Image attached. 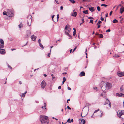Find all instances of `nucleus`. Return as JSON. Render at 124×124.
<instances>
[{"label": "nucleus", "instance_id": "obj_1", "mask_svg": "<svg viewBox=\"0 0 124 124\" xmlns=\"http://www.w3.org/2000/svg\"><path fill=\"white\" fill-rule=\"evenodd\" d=\"M48 118L47 116L40 115V120L41 124H44L46 123V124H48L49 123V121H47Z\"/></svg>", "mask_w": 124, "mask_h": 124}, {"label": "nucleus", "instance_id": "obj_2", "mask_svg": "<svg viewBox=\"0 0 124 124\" xmlns=\"http://www.w3.org/2000/svg\"><path fill=\"white\" fill-rule=\"evenodd\" d=\"M117 115L120 118L124 119V110H119L117 112Z\"/></svg>", "mask_w": 124, "mask_h": 124}, {"label": "nucleus", "instance_id": "obj_3", "mask_svg": "<svg viewBox=\"0 0 124 124\" xmlns=\"http://www.w3.org/2000/svg\"><path fill=\"white\" fill-rule=\"evenodd\" d=\"M105 86L106 89H110L112 87V84L111 83L107 82Z\"/></svg>", "mask_w": 124, "mask_h": 124}, {"label": "nucleus", "instance_id": "obj_4", "mask_svg": "<svg viewBox=\"0 0 124 124\" xmlns=\"http://www.w3.org/2000/svg\"><path fill=\"white\" fill-rule=\"evenodd\" d=\"M7 16L10 17L13 16L14 15L13 13L9 9H8L7 11Z\"/></svg>", "mask_w": 124, "mask_h": 124}, {"label": "nucleus", "instance_id": "obj_5", "mask_svg": "<svg viewBox=\"0 0 124 124\" xmlns=\"http://www.w3.org/2000/svg\"><path fill=\"white\" fill-rule=\"evenodd\" d=\"M106 104H108L110 108L111 107V103L109 100L108 99H106V101L105 102V103L104 104L105 105H106Z\"/></svg>", "mask_w": 124, "mask_h": 124}, {"label": "nucleus", "instance_id": "obj_6", "mask_svg": "<svg viewBox=\"0 0 124 124\" xmlns=\"http://www.w3.org/2000/svg\"><path fill=\"white\" fill-rule=\"evenodd\" d=\"M117 74L118 76L119 77H121L124 76V71L121 72L118 71L117 72Z\"/></svg>", "mask_w": 124, "mask_h": 124}, {"label": "nucleus", "instance_id": "obj_7", "mask_svg": "<svg viewBox=\"0 0 124 124\" xmlns=\"http://www.w3.org/2000/svg\"><path fill=\"white\" fill-rule=\"evenodd\" d=\"M46 85V84L44 80H43L41 84V87L43 89L45 87Z\"/></svg>", "mask_w": 124, "mask_h": 124}, {"label": "nucleus", "instance_id": "obj_8", "mask_svg": "<svg viewBox=\"0 0 124 124\" xmlns=\"http://www.w3.org/2000/svg\"><path fill=\"white\" fill-rule=\"evenodd\" d=\"M116 95L118 97H124V94L120 93H116Z\"/></svg>", "mask_w": 124, "mask_h": 124}, {"label": "nucleus", "instance_id": "obj_9", "mask_svg": "<svg viewBox=\"0 0 124 124\" xmlns=\"http://www.w3.org/2000/svg\"><path fill=\"white\" fill-rule=\"evenodd\" d=\"M79 124H85V121L84 119H82L79 120Z\"/></svg>", "mask_w": 124, "mask_h": 124}, {"label": "nucleus", "instance_id": "obj_10", "mask_svg": "<svg viewBox=\"0 0 124 124\" xmlns=\"http://www.w3.org/2000/svg\"><path fill=\"white\" fill-rule=\"evenodd\" d=\"M26 35L27 37H28L30 36L31 35V33L30 30H28L26 31Z\"/></svg>", "mask_w": 124, "mask_h": 124}, {"label": "nucleus", "instance_id": "obj_11", "mask_svg": "<svg viewBox=\"0 0 124 124\" xmlns=\"http://www.w3.org/2000/svg\"><path fill=\"white\" fill-rule=\"evenodd\" d=\"M36 38V36H34L33 35H32L31 36V38L32 39V40L34 41H35Z\"/></svg>", "mask_w": 124, "mask_h": 124}, {"label": "nucleus", "instance_id": "obj_12", "mask_svg": "<svg viewBox=\"0 0 124 124\" xmlns=\"http://www.w3.org/2000/svg\"><path fill=\"white\" fill-rule=\"evenodd\" d=\"M0 53L1 54H5V50L4 49H0Z\"/></svg>", "mask_w": 124, "mask_h": 124}, {"label": "nucleus", "instance_id": "obj_13", "mask_svg": "<svg viewBox=\"0 0 124 124\" xmlns=\"http://www.w3.org/2000/svg\"><path fill=\"white\" fill-rule=\"evenodd\" d=\"M88 8L89 10L91 12H93L95 10V9L94 8V7H89Z\"/></svg>", "mask_w": 124, "mask_h": 124}, {"label": "nucleus", "instance_id": "obj_14", "mask_svg": "<svg viewBox=\"0 0 124 124\" xmlns=\"http://www.w3.org/2000/svg\"><path fill=\"white\" fill-rule=\"evenodd\" d=\"M85 73L84 71L81 72L79 74V76L80 77L84 76L85 75Z\"/></svg>", "mask_w": 124, "mask_h": 124}, {"label": "nucleus", "instance_id": "obj_15", "mask_svg": "<svg viewBox=\"0 0 124 124\" xmlns=\"http://www.w3.org/2000/svg\"><path fill=\"white\" fill-rule=\"evenodd\" d=\"M77 15V13L76 12H73L72 14L71 15V16L74 17H76Z\"/></svg>", "mask_w": 124, "mask_h": 124}, {"label": "nucleus", "instance_id": "obj_16", "mask_svg": "<svg viewBox=\"0 0 124 124\" xmlns=\"http://www.w3.org/2000/svg\"><path fill=\"white\" fill-rule=\"evenodd\" d=\"M65 29L67 30L68 32H69L71 30L70 28L69 27H67V25L65 26Z\"/></svg>", "mask_w": 124, "mask_h": 124}, {"label": "nucleus", "instance_id": "obj_17", "mask_svg": "<svg viewBox=\"0 0 124 124\" xmlns=\"http://www.w3.org/2000/svg\"><path fill=\"white\" fill-rule=\"evenodd\" d=\"M120 13H122L124 11V7L123 8H121L120 9Z\"/></svg>", "mask_w": 124, "mask_h": 124}, {"label": "nucleus", "instance_id": "obj_18", "mask_svg": "<svg viewBox=\"0 0 124 124\" xmlns=\"http://www.w3.org/2000/svg\"><path fill=\"white\" fill-rule=\"evenodd\" d=\"M23 25L22 23H21L20 24L18 25L20 29L23 27Z\"/></svg>", "mask_w": 124, "mask_h": 124}, {"label": "nucleus", "instance_id": "obj_19", "mask_svg": "<svg viewBox=\"0 0 124 124\" xmlns=\"http://www.w3.org/2000/svg\"><path fill=\"white\" fill-rule=\"evenodd\" d=\"M0 43L2 45H3L4 44V41L2 39H0Z\"/></svg>", "mask_w": 124, "mask_h": 124}, {"label": "nucleus", "instance_id": "obj_20", "mask_svg": "<svg viewBox=\"0 0 124 124\" xmlns=\"http://www.w3.org/2000/svg\"><path fill=\"white\" fill-rule=\"evenodd\" d=\"M27 93V91H26L25 92L22 93V97H24L25 95Z\"/></svg>", "mask_w": 124, "mask_h": 124}, {"label": "nucleus", "instance_id": "obj_21", "mask_svg": "<svg viewBox=\"0 0 124 124\" xmlns=\"http://www.w3.org/2000/svg\"><path fill=\"white\" fill-rule=\"evenodd\" d=\"M59 17V14H58L57 15V19L55 20V21H54V22H57L58 20V18Z\"/></svg>", "mask_w": 124, "mask_h": 124}, {"label": "nucleus", "instance_id": "obj_22", "mask_svg": "<svg viewBox=\"0 0 124 124\" xmlns=\"http://www.w3.org/2000/svg\"><path fill=\"white\" fill-rule=\"evenodd\" d=\"M101 89L104 92V91H105V86H103L102 87H101Z\"/></svg>", "mask_w": 124, "mask_h": 124}, {"label": "nucleus", "instance_id": "obj_23", "mask_svg": "<svg viewBox=\"0 0 124 124\" xmlns=\"http://www.w3.org/2000/svg\"><path fill=\"white\" fill-rule=\"evenodd\" d=\"M83 12L86 14H88V10H84L83 11Z\"/></svg>", "mask_w": 124, "mask_h": 124}, {"label": "nucleus", "instance_id": "obj_24", "mask_svg": "<svg viewBox=\"0 0 124 124\" xmlns=\"http://www.w3.org/2000/svg\"><path fill=\"white\" fill-rule=\"evenodd\" d=\"M113 57H119V55H118L116 54H115L113 56Z\"/></svg>", "mask_w": 124, "mask_h": 124}, {"label": "nucleus", "instance_id": "obj_25", "mask_svg": "<svg viewBox=\"0 0 124 124\" xmlns=\"http://www.w3.org/2000/svg\"><path fill=\"white\" fill-rule=\"evenodd\" d=\"M117 22H118L117 20L116 19H115L113 20V23H117Z\"/></svg>", "mask_w": 124, "mask_h": 124}, {"label": "nucleus", "instance_id": "obj_26", "mask_svg": "<svg viewBox=\"0 0 124 124\" xmlns=\"http://www.w3.org/2000/svg\"><path fill=\"white\" fill-rule=\"evenodd\" d=\"M101 23H102L101 21L100 20H99L98 21V22L96 24L97 25H99V24H100Z\"/></svg>", "mask_w": 124, "mask_h": 124}, {"label": "nucleus", "instance_id": "obj_27", "mask_svg": "<svg viewBox=\"0 0 124 124\" xmlns=\"http://www.w3.org/2000/svg\"><path fill=\"white\" fill-rule=\"evenodd\" d=\"M101 6H104L105 7H106L108 6V5H107L104 4H102L101 5Z\"/></svg>", "mask_w": 124, "mask_h": 124}, {"label": "nucleus", "instance_id": "obj_28", "mask_svg": "<svg viewBox=\"0 0 124 124\" xmlns=\"http://www.w3.org/2000/svg\"><path fill=\"white\" fill-rule=\"evenodd\" d=\"M69 0L72 3L74 4L75 3V2L74 0Z\"/></svg>", "mask_w": 124, "mask_h": 124}, {"label": "nucleus", "instance_id": "obj_29", "mask_svg": "<svg viewBox=\"0 0 124 124\" xmlns=\"http://www.w3.org/2000/svg\"><path fill=\"white\" fill-rule=\"evenodd\" d=\"M40 46V47L42 48H44V47H43V46L41 43H40V44H39Z\"/></svg>", "mask_w": 124, "mask_h": 124}, {"label": "nucleus", "instance_id": "obj_30", "mask_svg": "<svg viewBox=\"0 0 124 124\" xmlns=\"http://www.w3.org/2000/svg\"><path fill=\"white\" fill-rule=\"evenodd\" d=\"M97 9L99 11H100L101 10L99 6H97Z\"/></svg>", "mask_w": 124, "mask_h": 124}, {"label": "nucleus", "instance_id": "obj_31", "mask_svg": "<svg viewBox=\"0 0 124 124\" xmlns=\"http://www.w3.org/2000/svg\"><path fill=\"white\" fill-rule=\"evenodd\" d=\"M3 14L5 15H6L7 16V13L6 11H4L3 12Z\"/></svg>", "mask_w": 124, "mask_h": 124}, {"label": "nucleus", "instance_id": "obj_32", "mask_svg": "<svg viewBox=\"0 0 124 124\" xmlns=\"http://www.w3.org/2000/svg\"><path fill=\"white\" fill-rule=\"evenodd\" d=\"M100 35V37L101 38H102L103 37V35L102 34H99Z\"/></svg>", "mask_w": 124, "mask_h": 124}, {"label": "nucleus", "instance_id": "obj_33", "mask_svg": "<svg viewBox=\"0 0 124 124\" xmlns=\"http://www.w3.org/2000/svg\"><path fill=\"white\" fill-rule=\"evenodd\" d=\"M76 34V31H75V30H74V31L73 33V34L74 36H75Z\"/></svg>", "mask_w": 124, "mask_h": 124}, {"label": "nucleus", "instance_id": "obj_34", "mask_svg": "<svg viewBox=\"0 0 124 124\" xmlns=\"http://www.w3.org/2000/svg\"><path fill=\"white\" fill-rule=\"evenodd\" d=\"M82 23H83L84 22V17H83L82 19Z\"/></svg>", "mask_w": 124, "mask_h": 124}, {"label": "nucleus", "instance_id": "obj_35", "mask_svg": "<svg viewBox=\"0 0 124 124\" xmlns=\"http://www.w3.org/2000/svg\"><path fill=\"white\" fill-rule=\"evenodd\" d=\"M70 119L69 118L68 120H67V122H68L69 123H70L71 122V121H70Z\"/></svg>", "mask_w": 124, "mask_h": 124}, {"label": "nucleus", "instance_id": "obj_36", "mask_svg": "<svg viewBox=\"0 0 124 124\" xmlns=\"http://www.w3.org/2000/svg\"><path fill=\"white\" fill-rule=\"evenodd\" d=\"M90 23H93V21L92 20V19L90 20Z\"/></svg>", "mask_w": 124, "mask_h": 124}, {"label": "nucleus", "instance_id": "obj_37", "mask_svg": "<svg viewBox=\"0 0 124 124\" xmlns=\"http://www.w3.org/2000/svg\"><path fill=\"white\" fill-rule=\"evenodd\" d=\"M63 81H65L66 80V79L65 77H63Z\"/></svg>", "mask_w": 124, "mask_h": 124}, {"label": "nucleus", "instance_id": "obj_38", "mask_svg": "<svg viewBox=\"0 0 124 124\" xmlns=\"http://www.w3.org/2000/svg\"><path fill=\"white\" fill-rule=\"evenodd\" d=\"M65 33L66 35H69V34L68 33V32H67L66 31H65Z\"/></svg>", "mask_w": 124, "mask_h": 124}, {"label": "nucleus", "instance_id": "obj_39", "mask_svg": "<svg viewBox=\"0 0 124 124\" xmlns=\"http://www.w3.org/2000/svg\"><path fill=\"white\" fill-rule=\"evenodd\" d=\"M99 109H98L97 110H95V111H94V113H96L98 111H99ZM94 113H93L94 114Z\"/></svg>", "mask_w": 124, "mask_h": 124}, {"label": "nucleus", "instance_id": "obj_40", "mask_svg": "<svg viewBox=\"0 0 124 124\" xmlns=\"http://www.w3.org/2000/svg\"><path fill=\"white\" fill-rule=\"evenodd\" d=\"M51 76L52 77V78H53L52 79H54V78H55V77H53L54 75H53V74H52L51 75Z\"/></svg>", "mask_w": 124, "mask_h": 124}, {"label": "nucleus", "instance_id": "obj_41", "mask_svg": "<svg viewBox=\"0 0 124 124\" xmlns=\"http://www.w3.org/2000/svg\"><path fill=\"white\" fill-rule=\"evenodd\" d=\"M101 19L102 21H103L104 20V19L103 18L102 16H101Z\"/></svg>", "mask_w": 124, "mask_h": 124}, {"label": "nucleus", "instance_id": "obj_42", "mask_svg": "<svg viewBox=\"0 0 124 124\" xmlns=\"http://www.w3.org/2000/svg\"><path fill=\"white\" fill-rule=\"evenodd\" d=\"M38 42V43H39V44H40V43H41V40L40 39H39Z\"/></svg>", "mask_w": 124, "mask_h": 124}, {"label": "nucleus", "instance_id": "obj_43", "mask_svg": "<svg viewBox=\"0 0 124 124\" xmlns=\"http://www.w3.org/2000/svg\"><path fill=\"white\" fill-rule=\"evenodd\" d=\"M46 105L45 103H44V107L45 108L46 107Z\"/></svg>", "mask_w": 124, "mask_h": 124}, {"label": "nucleus", "instance_id": "obj_44", "mask_svg": "<svg viewBox=\"0 0 124 124\" xmlns=\"http://www.w3.org/2000/svg\"><path fill=\"white\" fill-rule=\"evenodd\" d=\"M54 15H52V20L53 21H54V20L53 18H54Z\"/></svg>", "mask_w": 124, "mask_h": 124}, {"label": "nucleus", "instance_id": "obj_45", "mask_svg": "<svg viewBox=\"0 0 124 124\" xmlns=\"http://www.w3.org/2000/svg\"><path fill=\"white\" fill-rule=\"evenodd\" d=\"M110 30L109 29H108V30H106V32H110Z\"/></svg>", "mask_w": 124, "mask_h": 124}, {"label": "nucleus", "instance_id": "obj_46", "mask_svg": "<svg viewBox=\"0 0 124 124\" xmlns=\"http://www.w3.org/2000/svg\"><path fill=\"white\" fill-rule=\"evenodd\" d=\"M112 12H113V11H111L110 12V13H109V15L110 16H111L112 14Z\"/></svg>", "mask_w": 124, "mask_h": 124}, {"label": "nucleus", "instance_id": "obj_47", "mask_svg": "<svg viewBox=\"0 0 124 124\" xmlns=\"http://www.w3.org/2000/svg\"><path fill=\"white\" fill-rule=\"evenodd\" d=\"M50 53H49L47 55V56L48 57H49L50 56Z\"/></svg>", "mask_w": 124, "mask_h": 124}, {"label": "nucleus", "instance_id": "obj_48", "mask_svg": "<svg viewBox=\"0 0 124 124\" xmlns=\"http://www.w3.org/2000/svg\"><path fill=\"white\" fill-rule=\"evenodd\" d=\"M87 17L88 18V19H93V18L92 17H88V16H87Z\"/></svg>", "mask_w": 124, "mask_h": 124}, {"label": "nucleus", "instance_id": "obj_49", "mask_svg": "<svg viewBox=\"0 0 124 124\" xmlns=\"http://www.w3.org/2000/svg\"><path fill=\"white\" fill-rule=\"evenodd\" d=\"M63 7L62 6H61L60 7V9L61 10H63Z\"/></svg>", "mask_w": 124, "mask_h": 124}, {"label": "nucleus", "instance_id": "obj_50", "mask_svg": "<svg viewBox=\"0 0 124 124\" xmlns=\"http://www.w3.org/2000/svg\"><path fill=\"white\" fill-rule=\"evenodd\" d=\"M61 86H59L58 87V89H60L61 88Z\"/></svg>", "mask_w": 124, "mask_h": 124}, {"label": "nucleus", "instance_id": "obj_51", "mask_svg": "<svg viewBox=\"0 0 124 124\" xmlns=\"http://www.w3.org/2000/svg\"><path fill=\"white\" fill-rule=\"evenodd\" d=\"M68 90H71V88L70 87H68Z\"/></svg>", "mask_w": 124, "mask_h": 124}, {"label": "nucleus", "instance_id": "obj_52", "mask_svg": "<svg viewBox=\"0 0 124 124\" xmlns=\"http://www.w3.org/2000/svg\"><path fill=\"white\" fill-rule=\"evenodd\" d=\"M67 108L69 109H70L71 108L69 106H68L67 107Z\"/></svg>", "mask_w": 124, "mask_h": 124}, {"label": "nucleus", "instance_id": "obj_53", "mask_svg": "<svg viewBox=\"0 0 124 124\" xmlns=\"http://www.w3.org/2000/svg\"><path fill=\"white\" fill-rule=\"evenodd\" d=\"M87 49H86V50H85V54L87 55V53H86V52H87Z\"/></svg>", "mask_w": 124, "mask_h": 124}, {"label": "nucleus", "instance_id": "obj_54", "mask_svg": "<svg viewBox=\"0 0 124 124\" xmlns=\"http://www.w3.org/2000/svg\"><path fill=\"white\" fill-rule=\"evenodd\" d=\"M108 13H107L105 15V16L106 17H107L108 16Z\"/></svg>", "mask_w": 124, "mask_h": 124}, {"label": "nucleus", "instance_id": "obj_55", "mask_svg": "<svg viewBox=\"0 0 124 124\" xmlns=\"http://www.w3.org/2000/svg\"><path fill=\"white\" fill-rule=\"evenodd\" d=\"M97 88L96 87H93V89L94 90H95Z\"/></svg>", "mask_w": 124, "mask_h": 124}, {"label": "nucleus", "instance_id": "obj_56", "mask_svg": "<svg viewBox=\"0 0 124 124\" xmlns=\"http://www.w3.org/2000/svg\"><path fill=\"white\" fill-rule=\"evenodd\" d=\"M8 67H9V68H10V69H12V68L11 67V66H9V65H8Z\"/></svg>", "mask_w": 124, "mask_h": 124}, {"label": "nucleus", "instance_id": "obj_57", "mask_svg": "<svg viewBox=\"0 0 124 124\" xmlns=\"http://www.w3.org/2000/svg\"><path fill=\"white\" fill-rule=\"evenodd\" d=\"M68 36L70 38H72V37L69 34V35H68Z\"/></svg>", "mask_w": 124, "mask_h": 124}, {"label": "nucleus", "instance_id": "obj_58", "mask_svg": "<svg viewBox=\"0 0 124 124\" xmlns=\"http://www.w3.org/2000/svg\"><path fill=\"white\" fill-rule=\"evenodd\" d=\"M70 99H69L67 100V103H68L69 102H68V101H70Z\"/></svg>", "mask_w": 124, "mask_h": 124}, {"label": "nucleus", "instance_id": "obj_59", "mask_svg": "<svg viewBox=\"0 0 124 124\" xmlns=\"http://www.w3.org/2000/svg\"><path fill=\"white\" fill-rule=\"evenodd\" d=\"M98 26L97 27V28H99L100 27V25H97Z\"/></svg>", "mask_w": 124, "mask_h": 124}, {"label": "nucleus", "instance_id": "obj_60", "mask_svg": "<svg viewBox=\"0 0 124 124\" xmlns=\"http://www.w3.org/2000/svg\"><path fill=\"white\" fill-rule=\"evenodd\" d=\"M16 50V49H13V48H12L11 49V50H12V51H13V50Z\"/></svg>", "mask_w": 124, "mask_h": 124}, {"label": "nucleus", "instance_id": "obj_61", "mask_svg": "<svg viewBox=\"0 0 124 124\" xmlns=\"http://www.w3.org/2000/svg\"><path fill=\"white\" fill-rule=\"evenodd\" d=\"M43 75L44 76H45V77H46L47 76V75L45 74H44Z\"/></svg>", "mask_w": 124, "mask_h": 124}, {"label": "nucleus", "instance_id": "obj_62", "mask_svg": "<svg viewBox=\"0 0 124 124\" xmlns=\"http://www.w3.org/2000/svg\"><path fill=\"white\" fill-rule=\"evenodd\" d=\"M67 73L66 72H64L62 73L63 74H67Z\"/></svg>", "mask_w": 124, "mask_h": 124}, {"label": "nucleus", "instance_id": "obj_63", "mask_svg": "<svg viewBox=\"0 0 124 124\" xmlns=\"http://www.w3.org/2000/svg\"><path fill=\"white\" fill-rule=\"evenodd\" d=\"M77 48V46H76L74 49H73L74 50H75L76 49V48Z\"/></svg>", "mask_w": 124, "mask_h": 124}, {"label": "nucleus", "instance_id": "obj_64", "mask_svg": "<svg viewBox=\"0 0 124 124\" xmlns=\"http://www.w3.org/2000/svg\"><path fill=\"white\" fill-rule=\"evenodd\" d=\"M71 121L72 122H73V119H71Z\"/></svg>", "mask_w": 124, "mask_h": 124}]
</instances>
